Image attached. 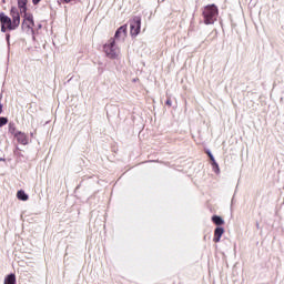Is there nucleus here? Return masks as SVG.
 I'll return each mask as SVG.
<instances>
[{
	"instance_id": "nucleus-8",
	"label": "nucleus",
	"mask_w": 284,
	"mask_h": 284,
	"mask_svg": "<svg viewBox=\"0 0 284 284\" xmlns=\"http://www.w3.org/2000/svg\"><path fill=\"white\" fill-rule=\"evenodd\" d=\"M16 138L20 143H22V145H26L28 143V138H26V134H23L22 132H18L16 134Z\"/></svg>"
},
{
	"instance_id": "nucleus-14",
	"label": "nucleus",
	"mask_w": 284,
	"mask_h": 284,
	"mask_svg": "<svg viewBox=\"0 0 284 284\" xmlns=\"http://www.w3.org/2000/svg\"><path fill=\"white\" fill-rule=\"evenodd\" d=\"M7 123H8L7 118H0V128H2V125H6Z\"/></svg>"
},
{
	"instance_id": "nucleus-7",
	"label": "nucleus",
	"mask_w": 284,
	"mask_h": 284,
	"mask_svg": "<svg viewBox=\"0 0 284 284\" xmlns=\"http://www.w3.org/2000/svg\"><path fill=\"white\" fill-rule=\"evenodd\" d=\"M224 232L225 231L223 230V227L215 229V237H214L215 243H219L221 241V236H223Z\"/></svg>"
},
{
	"instance_id": "nucleus-1",
	"label": "nucleus",
	"mask_w": 284,
	"mask_h": 284,
	"mask_svg": "<svg viewBox=\"0 0 284 284\" xmlns=\"http://www.w3.org/2000/svg\"><path fill=\"white\" fill-rule=\"evenodd\" d=\"M11 17L0 13V21L2 23L1 32H7V30H17L19 28V24L21 23V17L19 16V11L17 9H11Z\"/></svg>"
},
{
	"instance_id": "nucleus-17",
	"label": "nucleus",
	"mask_w": 284,
	"mask_h": 284,
	"mask_svg": "<svg viewBox=\"0 0 284 284\" xmlns=\"http://www.w3.org/2000/svg\"><path fill=\"white\" fill-rule=\"evenodd\" d=\"M39 1H41V0H33V3H39Z\"/></svg>"
},
{
	"instance_id": "nucleus-15",
	"label": "nucleus",
	"mask_w": 284,
	"mask_h": 284,
	"mask_svg": "<svg viewBox=\"0 0 284 284\" xmlns=\"http://www.w3.org/2000/svg\"><path fill=\"white\" fill-rule=\"evenodd\" d=\"M3 112V105L0 104V114Z\"/></svg>"
},
{
	"instance_id": "nucleus-12",
	"label": "nucleus",
	"mask_w": 284,
	"mask_h": 284,
	"mask_svg": "<svg viewBox=\"0 0 284 284\" xmlns=\"http://www.w3.org/2000/svg\"><path fill=\"white\" fill-rule=\"evenodd\" d=\"M17 196L20 201H28V194H26L23 191H19Z\"/></svg>"
},
{
	"instance_id": "nucleus-18",
	"label": "nucleus",
	"mask_w": 284,
	"mask_h": 284,
	"mask_svg": "<svg viewBox=\"0 0 284 284\" xmlns=\"http://www.w3.org/2000/svg\"><path fill=\"white\" fill-rule=\"evenodd\" d=\"M65 1V3H70L72 0H64Z\"/></svg>"
},
{
	"instance_id": "nucleus-11",
	"label": "nucleus",
	"mask_w": 284,
	"mask_h": 284,
	"mask_svg": "<svg viewBox=\"0 0 284 284\" xmlns=\"http://www.w3.org/2000/svg\"><path fill=\"white\" fill-rule=\"evenodd\" d=\"M212 221L215 223V225H223L225 223L221 216L216 215L212 217Z\"/></svg>"
},
{
	"instance_id": "nucleus-5",
	"label": "nucleus",
	"mask_w": 284,
	"mask_h": 284,
	"mask_svg": "<svg viewBox=\"0 0 284 284\" xmlns=\"http://www.w3.org/2000/svg\"><path fill=\"white\" fill-rule=\"evenodd\" d=\"M23 26L29 29L34 28V20L32 18V14L24 12Z\"/></svg>"
},
{
	"instance_id": "nucleus-10",
	"label": "nucleus",
	"mask_w": 284,
	"mask_h": 284,
	"mask_svg": "<svg viewBox=\"0 0 284 284\" xmlns=\"http://www.w3.org/2000/svg\"><path fill=\"white\" fill-rule=\"evenodd\" d=\"M4 284H17V277L14 274H10L4 278Z\"/></svg>"
},
{
	"instance_id": "nucleus-3",
	"label": "nucleus",
	"mask_w": 284,
	"mask_h": 284,
	"mask_svg": "<svg viewBox=\"0 0 284 284\" xmlns=\"http://www.w3.org/2000/svg\"><path fill=\"white\" fill-rule=\"evenodd\" d=\"M104 52L110 57V59L119 57V51L114 48V40H110V43L104 45Z\"/></svg>"
},
{
	"instance_id": "nucleus-4",
	"label": "nucleus",
	"mask_w": 284,
	"mask_h": 284,
	"mask_svg": "<svg viewBox=\"0 0 284 284\" xmlns=\"http://www.w3.org/2000/svg\"><path fill=\"white\" fill-rule=\"evenodd\" d=\"M132 37H136L141 32V18L136 17L130 24Z\"/></svg>"
},
{
	"instance_id": "nucleus-6",
	"label": "nucleus",
	"mask_w": 284,
	"mask_h": 284,
	"mask_svg": "<svg viewBox=\"0 0 284 284\" xmlns=\"http://www.w3.org/2000/svg\"><path fill=\"white\" fill-rule=\"evenodd\" d=\"M126 34H128V27L122 26L115 32V39H125Z\"/></svg>"
},
{
	"instance_id": "nucleus-9",
	"label": "nucleus",
	"mask_w": 284,
	"mask_h": 284,
	"mask_svg": "<svg viewBox=\"0 0 284 284\" xmlns=\"http://www.w3.org/2000/svg\"><path fill=\"white\" fill-rule=\"evenodd\" d=\"M28 0H18V7L20 9V12H27Z\"/></svg>"
},
{
	"instance_id": "nucleus-13",
	"label": "nucleus",
	"mask_w": 284,
	"mask_h": 284,
	"mask_svg": "<svg viewBox=\"0 0 284 284\" xmlns=\"http://www.w3.org/2000/svg\"><path fill=\"white\" fill-rule=\"evenodd\" d=\"M209 156H210L211 161H213V165H215L216 171L219 172V164H216V162L214 161V155H212V153H209Z\"/></svg>"
},
{
	"instance_id": "nucleus-16",
	"label": "nucleus",
	"mask_w": 284,
	"mask_h": 284,
	"mask_svg": "<svg viewBox=\"0 0 284 284\" xmlns=\"http://www.w3.org/2000/svg\"><path fill=\"white\" fill-rule=\"evenodd\" d=\"M166 105H172V102L170 100L166 101Z\"/></svg>"
},
{
	"instance_id": "nucleus-2",
	"label": "nucleus",
	"mask_w": 284,
	"mask_h": 284,
	"mask_svg": "<svg viewBox=\"0 0 284 284\" xmlns=\"http://www.w3.org/2000/svg\"><path fill=\"white\" fill-rule=\"evenodd\" d=\"M219 14V9L214 4L209 6L204 9V23L210 26L216 21V16Z\"/></svg>"
}]
</instances>
